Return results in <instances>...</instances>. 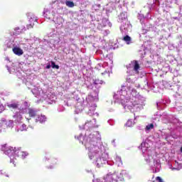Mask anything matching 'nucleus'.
<instances>
[{
    "mask_svg": "<svg viewBox=\"0 0 182 182\" xmlns=\"http://www.w3.org/2000/svg\"><path fill=\"white\" fill-rule=\"evenodd\" d=\"M26 156H28V152L22 151L19 148L17 149L16 157H21L22 159H25Z\"/></svg>",
    "mask_w": 182,
    "mask_h": 182,
    "instance_id": "21",
    "label": "nucleus"
},
{
    "mask_svg": "<svg viewBox=\"0 0 182 182\" xmlns=\"http://www.w3.org/2000/svg\"><path fill=\"white\" fill-rule=\"evenodd\" d=\"M7 69H8L9 72L11 73V70L9 69V67H7Z\"/></svg>",
    "mask_w": 182,
    "mask_h": 182,
    "instance_id": "53",
    "label": "nucleus"
},
{
    "mask_svg": "<svg viewBox=\"0 0 182 182\" xmlns=\"http://www.w3.org/2000/svg\"><path fill=\"white\" fill-rule=\"evenodd\" d=\"M6 177H9V176H8V175H6Z\"/></svg>",
    "mask_w": 182,
    "mask_h": 182,
    "instance_id": "56",
    "label": "nucleus"
},
{
    "mask_svg": "<svg viewBox=\"0 0 182 182\" xmlns=\"http://www.w3.org/2000/svg\"><path fill=\"white\" fill-rule=\"evenodd\" d=\"M177 122H178V119H176V118H175L173 120L171 121V123H173V124L177 123Z\"/></svg>",
    "mask_w": 182,
    "mask_h": 182,
    "instance_id": "46",
    "label": "nucleus"
},
{
    "mask_svg": "<svg viewBox=\"0 0 182 182\" xmlns=\"http://www.w3.org/2000/svg\"><path fill=\"white\" fill-rule=\"evenodd\" d=\"M18 43H19V42L16 41L12 39H8L6 41V45L7 46V48H14L15 46H16L18 45Z\"/></svg>",
    "mask_w": 182,
    "mask_h": 182,
    "instance_id": "18",
    "label": "nucleus"
},
{
    "mask_svg": "<svg viewBox=\"0 0 182 182\" xmlns=\"http://www.w3.org/2000/svg\"><path fill=\"white\" fill-rule=\"evenodd\" d=\"M112 143L113 146H116V141L114 139L112 140Z\"/></svg>",
    "mask_w": 182,
    "mask_h": 182,
    "instance_id": "48",
    "label": "nucleus"
},
{
    "mask_svg": "<svg viewBox=\"0 0 182 182\" xmlns=\"http://www.w3.org/2000/svg\"><path fill=\"white\" fill-rule=\"evenodd\" d=\"M174 166L176 168H173L172 170H181L182 168V161H175Z\"/></svg>",
    "mask_w": 182,
    "mask_h": 182,
    "instance_id": "24",
    "label": "nucleus"
},
{
    "mask_svg": "<svg viewBox=\"0 0 182 182\" xmlns=\"http://www.w3.org/2000/svg\"><path fill=\"white\" fill-rule=\"evenodd\" d=\"M138 19H139L141 23H144L145 18H144V16H143V14H139Z\"/></svg>",
    "mask_w": 182,
    "mask_h": 182,
    "instance_id": "35",
    "label": "nucleus"
},
{
    "mask_svg": "<svg viewBox=\"0 0 182 182\" xmlns=\"http://www.w3.org/2000/svg\"><path fill=\"white\" fill-rule=\"evenodd\" d=\"M43 14L44 18L52 21L58 15L63 14V7L60 6V2L58 0H55L50 4L48 8L44 9Z\"/></svg>",
    "mask_w": 182,
    "mask_h": 182,
    "instance_id": "5",
    "label": "nucleus"
},
{
    "mask_svg": "<svg viewBox=\"0 0 182 182\" xmlns=\"http://www.w3.org/2000/svg\"><path fill=\"white\" fill-rule=\"evenodd\" d=\"M2 132H5V129H0V133H2Z\"/></svg>",
    "mask_w": 182,
    "mask_h": 182,
    "instance_id": "51",
    "label": "nucleus"
},
{
    "mask_svg": "<svg viewBox=\"0 0 182 182\" xmlns=\"http://www.w3.org/2000/svg\"><path fill=\"white\" fill-rule=\"evenodd\" d=\"M21 112L20 111L19 112H17L14 114V115L13 116V119H14V122L15 123H21V122L22 121V114H21Z\"/></svg>",
    "mask_w": 182,
    "mask_h": 182,
    "instance_id": "19",
    "label": "nucleus"
},
{
    "mask_svg": "<svg viewBox=\"0 0 182 182\" xmlns=\"http://www.w3.org/2000/svg\"><path fill=\"white\" fill-rule=\"evenodd\" d=\"M107 73V71H105L104 73H102V75H106Z\"/></svg>",
    "mask_w": 182,
    "mask_h": 182,
    "instance_id": "52",
    "label": "nucleus"
},
{
    "mask_svg": "<svg viewBox=\"0 0 182 182\" xmlns=\"http://www.w3.org/2000/svg\"><path fill=\"white\" fill-rule=\"evenodd\" d=\"M158 109H164V104H162L161 102L156 103Z\"/></svg>",
    "mask_w": 182,
    "mask_h": 182,
    "instance_id": "41",
    "label": "nucleus"
},
{
    "mask_svg": "<svg viewBox=\"0 0 182 182\" xmlns=\"http://www.w3.org/2000/svg\"><path fill=\"white\" fill-rule=\"evenodd\" d=\"M161 136L162 137H164V139H165V140H168V138L170 137V134H166L165 132H161Z\"/></svg>",
    "mask_w": 182,
    "mask_h": 182,
    "instance_id": "36",
    "label": "nucleus"
},
{
    "mask_svg": "<svg viewBox=\"0 0 182 182\" xmlns=\"http://www.w3.org/2000/svg\"><path fill=\"white\" fill-rule=\"evenodd\" d=\"M124 36H125L123 38V41L127 43V45H130V43H132V38L127 34Z\"/></svg>",
    "mask_w": 182,
    "mask_h": 182,
    "instance_id": "29",
    "label": "nucleus"
},
{
    "mask_svg": "<svg viewBox=\"0 0 182 182\" xmlns=\"http://www.w3.org/2000/svg\"><path fill=\"white\" fill-rule=\"evenodd\" d=\"M127 82H128V83H133L134 82L133 79H132V77H130L129 76L127 77Z\"/></svg>",
    "mask_w": 182,
    "mask_h": 182,
    "instance_id": "42",
    "label": "nucleus"
},
{
    "mask_svg": "<svg viewBox=\"0 0 182 182\" xmlns=\"http://www.w3.org/2000/svg\"><path fill=\"white\" fill-rule=\"evenodd\" d=\"M29 105H28V102H24L20 107H18L19 112L21 113H28L29 110Z\"/></svg>",
    "mask_w": 182,
    "mask_h": 182,
    "instance_id": "16",
    "label": "nucleus"
},
{
    "mask_svg": "<svg viewBox=\"0 0 182 182\" xmlns=\"http://www.w3.org/2000/svg\"><path fill=\"white\" fill-rule=\"evenodd\" d=\"M118 22H119L120 23L129 22V21L127 20V14L126 12H122L118 16Z\"/></svg>",
    "mask_w": 182,
    "mask_h": 182,
    "instance_id": "14",
    "label": "nucleus"
},
{
    "mask_svg": "<svg viewBox=\"0 0 182 182\" xmlns=\"http://www.w3.org/2000/svg\"><path fill=\"white\" fill-rule=\"evenodd\" d=\"M51 68H53V69H59V65L55 64V62L51 61Z\"/></svg>",
    "mask_w": 182,
    "mask_h": 182,
    "instance_id": "39",
    "label": "nucleus"
},
{
    "mask_svg": "<svg viewBox=\"0 0 182 182\" xmlns=\"http://www.w3.org/2000/svg\"><path fill=\"white\" fill-rule=\"evenodd\" d=\"M127 176V171L122 170L119 173H109L104 178L105 182H119L122 181L124 179V177ZM93 182H101L100 179L93 180Z\"/></svg>",
    "mask_w": 182,
    "mask_h": 182,
    "instance_id": "7",
    "label": "nucleus"
},
{
    "mask_svg": "<svg viewBox=\"0 0 182 182\" xmlns=\"http://www.w3.org/2000/svg\"><path fill=\"white\" fill-rule=\"evenodd\" d=\"M141 147L142 153L145 157V161L149 164V166L153 173H159V171H160V168H161L160 159H157V156H153L151 151H147V149H149V144L147 142H142L141 144Z\"/></svg>",
    "mask_w": 182,
    "mask_h": 182,
    "instance_id": "4",
    "label": "nucleus"
},
{
    "mask_svg": "<svg viewBox=\"0 0 182 182\" xmlns=\"http://www.w3.org/2000/svg\"><path fill=\"white\" fill-rule=\"evenodd\" d=\"M50 168H52V166H50Z\"/></svg>",
    "mask_w": 182,
    "mask_h": 182,
    "instance_id": "57",
    "label": "nucleus"
},
{
    "mask_svg": "<svg viewBox=\"0 0 182 182\" xmlns=\"http://www.w3.org/2000/svg\"><path fill=\"white\" fill-rule=\"evenodd\" d=\"M144 87H149V82H147V80H145L144 81Z\"/></svg>",
    "mask_w": 182,
    "mask_h": 182,
    "instance_id": "45",
    "label": "nucleus"
},
{
    "mask_svg": "<svg viewBox=\"0 0 182 182\" xmlns=\"http://www.w3.org/2000/svg\"><path fill=\"white\" fill-rule=\"evenodd\" d=\"M26 31V28L25 27H16L14 29V33H16V35H19V33H22V32Z\"/></svg>",
    "mask_w": 182,
    "mask_h": 182,
    "instance_id": "27",
    "label": "nucleus"
},
{
    "mask_svg": "<svg viewBox=\"0 0 182 182\" xmlns=\"http://www.w3.org/2000/svg\"><path fill=\"white\" fill-rule=\"evenodd\" d=\"M26 129L27 128H26V124H22L21 125L18 124V125H17L16 131L17 132H26Z\"/></svg>",
    "mask_w": 182,
    "mask_h": 182,
    "instance_id": "28",
    "label": "nucleus"
},
{
    "mask_svg": "<svg viewBox=\"0 0 182 182\" xmlns=\"http://www.w3.org/2000/svg\"><path fill=\"white\" fill-rule=\"evenodd\" d=\"M1 150L6 154V156H9L10 158V163L15 164V159H16V154L18 153V149L14 148L12 146H7L6 144L1 146Z\"/></svg>",
    "mask_w": 182,
    "mask_h": 182,
    "instance_id": "8",
    "label": "nucleus"
},
{
    "mask_svg": "<svg viewBox=\"0 0 182 182\" xmlns=\"http://www.w3.org/2000/svg\"><path fill=\"white\" fill-rule=\"evenodd\" d=\"M107 25H109V26H112V24L110 22H109V20L103 18L102 22L98 23L97 28L98 29L102 30L103 28H105V26H107Z\"/></svg>",
    "mask_w": 182,
    "mask_h": 182,
    "instance_id": "17",
    "label": "nucleus"
},
{
    "mask_svg": "<svg viewBox=\"0 0 182 182\" xmlns=\"http://www.w3.org/2000/svg\"><path fill=\"white\" fill-rule=\"evenodd\" d=\"M5 124L7 129H12V127H14V121L12 120L6 121Z\"/></svg>",
    "mask_w": 182,
    "mask_h": 182,
    "instance_id": "31",
    "label": "nucleus"
},
{
    "mask_svg": "<svg viewBox=\"0 0 182 182\" xmlns=\"http://www.w3.org/2000/svg\"><path fill=\"white\" fill-rule=\"evenodd\" d=\"M180 151L182 153V146L181 147Z\"/></svg>",
    "mask_w": 182,
    "mask_h": 182,
    "instance_id": "54",
    "label": "nucleus"
},
{
    "mask_svg": "<svg viewBox=\"0 0 182 182\" xmlns=\"http://www.w3.org/2000/svg\"><path fill=\"white\" fill-rule=\"evenodd\" d=\"M126 87H122V89L117 92L114 95V99L120 100L125 110H130V112H140L144 107V97L137 93L136 90H129L128 91L124 89Z\"/></svg>",
    "mask_w": 182,
    "mask_h": 182,
    "instance_id": "2",
    "label": "nucleus"
},
{
    "mask_svg": "<svg viewBox=\"0 0 182 182\" xmlns=\"http://www.w3.org/2000/svg\"><path fill=\"white\" fill-rule=\"evenodd\" d=\"M77 140L85 145V149L88 150V156L90 160H95L96 167L100 168L103 164L107 163L109 154L106 152V147L102 144V137L99 132L92 133H85L77 136Z\"/></svg>",
    "mask_w": 182,
    "mask_h": 182,
    "instance_id": "1",
    "label": "nucleus"
},
{
    "mask_svg": "<svg viewBox=\"0 0 182 182\" xmlns=\"http://www.w3.org/2000/svg\"><path fill=\"white\" fill-rule=\"evenodd\" d=\"M152 129H154V124H149L146 126L145 131L146 132H150V130H152Z\"/></svg>",
    "mask_w": 182,
    "mask_h": 182,
    "instance_id": "33",
    "label": "nucleus"
},
{
    "mask_svg": "<svg viewBox=\"0 0 182 182\" xmlns=\"http://www.w3.org/2000/svg\"><path fill=\"white\" fill-rule=\"evenodd\" d=\"M21 46H23L24 49H28L29 46L27 43H23L22 41L17 43V45L14 46V47L12 48L13 53L16 55V56H22V55H23V50L21 48Z\"/></svg>",
    "mask_w": 182,
    "mask_h": 182,
    "instance_id": "11",
    "label": "nucleus"
},
{
    "mask_svg": "<svg viewBox=\"0 0 182 182\" xmlns=\"http://www.w3.org/2000/svg\"><path fill=\"white\" fill-rule=\"evenodd\" d=\"M48 120V118L46 117V115L43 114H38L36 118V122H39V123H45Z\"/></svg>",
    "mask_w": 182,
    "mask_h": 182,
    "instance_id": "20",
    "label": "nucleus"
},
{
    "mask_svg": "<svg viewBox=\"0 0 182 182\" xmlns=\"http://www.w3.org/2000/svg\"><path fill=\"white\" fill-rule=\"evenodd\" d=\"M64 104L65 106H68V100H64Z\"/></svg>",
    "mask_w": 182,
    "mask_h": 182,
    "instance_id": "49",
    "label": "nucleus"
},
{
    "mask_svg": "<svg viewBox=\"0 0 182 182\" xmlns=\"http://www.w3.org/2000/svg\"><path fill=\"white\" fill-rule=\"evenodd\" d=\"M9 109H18L19 108V104L18 102H11L7 105Z\"/></svg>",
    "mask_w": 182,
    "mask_h": 182,
    "instance_id": "26",
    "label": "nucleus"
},
{
    "mask_svg": "<svg viewBox=\"0 0 182 182\" xmlns=\"http://www.w3.org/2000/svg\"><path fill=\"white\" fill-rule=\"evenodd\" d=\"M108 123L110 124V126H113V122H112V120H109Z\"/></svg>",
    "mask_w": 182,
    "mask_h": 182,
    "instance_id": "47",
    "label": "nucleus"
},
{
    "mask_svg": "<svg viewBox=\"0 0 182 182\" xmlns=\"http://www.w3.org/2000/svg\"><path fill=\"white\" fill-rule=\"evenodd\" d=\"M32 93L37 99H39L41 102H46L48 105H53L56 103V95L54 93L50 92L45 90H42L41 87H36L32 90Z\"/></svg>",
    "mask_w": 182,
    "mask_h": 182,
    "instance_id": "6",
    "label": "nucleus"
},
{
    "mask_svg": "<svg viewBox=\"0 0 182 182\" xmlns=\"http://www.w3.org/2000/svg\"><path fill=\"white\" fill-rule=\"evenodd\" d=\"M148 6H149V9L151 10V9H154V8H156V6H159V5H160V1L159 0H154L153 3L151 4H148Z\"/></svg>",
    "mask_w": 182,
    "mask_h": 182,
    "instance_id": "22",
    "label": "nucleus"
},
{
    "mask_svg": "<svg viewBox=\"0 0 182 182\" xmlns=\"http://www.w3.org/2000/svg\"><path fill=\"white\" fill-rule=\"evenodd\" d=\"M73 6H75V3L69 1V8H73Z\"/></svg>",
    "mask_w": 182,
    "mask_h": 182,
    "instance_id": "44",
    "label": "nucleus"
},
{
    "mask_svg": "<svg viewBox=\"0 0 182 182\" xmlns=\"http://www.w3.org/2000/svg\"><path fill=\"white\" fill-rule=\"evenodd\" d=\"M60 2L63 5H66V6H69V0H60Z\"/></svg>",
    "mask_w": 182,
    "mask_h": 182,
    "instance_id": "38",
    "label": "nucleus"
},
{
    "mask_svg": "<svg viewBox=\"0 0 182 182\" xmlns=\"http://www.w3.org/2000/svg\"><path fill=\"white\" fill-rule=\"evenodd\" d=\"M102 32L103 33V35H105V36H107V35H109V33H110V31L109 30H103V28H102Z\"/></svg>",
    "mask_w": 182,
    "mask_h": 182,
    "instance_id": "37",
    "label": "nucleus"
},
{
    "mask_svg": "<svg viewBox=\"0 0 182 182\" xmlns=\"http://www.w3.org/2000/svg\"><path fill=\"white\" fill-rule=\"evenodd\" d=\"M120 31L122 35H127L129 32H132V24L129 21L122 23Z\"/></svg>",
    "mask_w": 182,
    "mask_h": 182,
    "instance_id": "12",
    "label": "nucleus"
},
{
    "mask_svg": "<svg viewBox=\"0 0 182 182\" xmlns=\"http://www.w3.org/2000/svg\"><path fill=\"white\" fill-rule=\"evenodd\" d=\"M99 85H103V80L96 79L93 80V83L88 85L87 87L92 92L87 97L86 102L89 106V110L87 114L89 116H95V111L96 110V104L93 102H97L99 100Z\"/></svg>",
    "mask_w": 182,
    "mask_h": 182,
    "instance_id": "3",
    "label": "nucleus"
},
{
    "mask_svg": "<svg viewBox=\"0 0 182 182\" xmlns=\"http://www.w3.org/2000/svg\"><path fill=\"white\" fill-rule=\"evenodd\" d=\"M27 120H29V119H28V118H27Z\"/></svg>",
    "mask_w": 182,
    "mask_h": 182,
    "instance_id": "58",
    "label": "nucleus"
},
{
    "mask_svg": "<svg viewBox=\"0 0 182 182\" xmlns=\"http://www.w3.org/2000/svg\"><path fill=\"white\" fill-rule=\"evenodd\" d=\"M51 21H53V22H54V23L55 25V28H57V29H60V28H62V26H63V22H65V20L63 19V18H62V16H60L59 14H58Z\"/></svg>",
    "mask_w": 182,
    "mask_h": 182,
    "instance_id": "13",
    "label": "nucleus"
},
{
    "mask_svg": "<svg viewBox=\"0 0 182 182\" xmlns=\"http://www.w3.org/2000/svg\"><path fill=\"white\" fill-rule=\"evenodd\" d=\"M127 73L129 76H133L138 75L139 70H140V65L136 60L132 61L131 63L126 65Z\"/></svg>",
    "mask_w": 182,
    "mask_h": 182,
    "instance_id": "9",
    "label": "nucleus"
},
{
    "mask_svg": "<svg viewBox=\"0 0 182 182\" xmlns=\"http://www.w3.org/2000/svg\"><path fill=\"white\" fill-rule=\"evenodd\" d=\"M125 126H127V127H133V126H134V122H133V119H129L125 124Z\"/></svg>",
    "mask_w": 182,
    "mask_h": 182,
    "instance_id": "32",
    "label": "nucleus"
},
{
    "mask_svg": "<svg viewBox=\"0 0 182 182\" xmlns=\"http://www.w3.org/2000/svg\"><path fill=\"white\" fill-rule=\"evenodd\" d=\"M65 107H63V105L58 106V112H65Z\"/></svg>",
    "mask_w": 182,
    "mask_h": 182,
    "instance_id": "40",
    "label": "nucleus"
},
{
    "mask_svg": "<svg viewBox=\"0 0 182 182\" xmlns=\"http://www.w3.org/2000/svg\"><path fill=\"white\" fill-rule=\"evenodd\" d=\"M30 117H38V111L36 109L30 108L28 111H27Z\"/></svg>",
    "mask_w": 182,
    "mask_h": 182,
    "instance_id": "23",
    "label": "nucleus"
},
{
    "mask_svg": "<svg viewBox=\"0 0 182 182\" xmlns=\"http://www.w3.org/2000/svg\"><path fill=\"white\" fill-rule=\"evenodd\" d=\"M5 110V107H4L3 105H0V113H2Z\"/></svg>",
    "mask_w": 182,
    "mask_h": 182,
    "instance_id": "43",
    "label": "nucleus"
},
{
    "mask_svg": "<svg viewBox=\"0 0 182 182\" xmlns=\"http://www.w3.org/2000/svg\"><path fill=\"white\" fill-rule=\"evenodd\" d=\"M102 6L100 4L92 5V11H99Z\"/></svg>",
    "mask_w": 182,
    "mask_h": 182,
    "instance_id": "34",
    "label": "nucleus"
},
{
    "mask_svg": "<svg viewBox=\"0 0 182 182\" xmlns=\"http://www.w3.org/2000/svg\"><path fill=\"white\" fill-rule=\"evenodd\" d=\"M29 18L30 24L27 25L26 29H32L35 25L34 22H38V17L32 15Z\"/></svg>",
    "mask_w": 182,
    "mask_h": 182,
    "instance_id": "15",
    "label": "nucleus"
},
{
    "mask_svg": "<svg viewBox=\"0 0 182 182\" xmlns=\"http://www.w3.org/2000/svg\"><path fill=\"white\" fill-rule=\"evenodd\" d=\"M115 164L118 167H122V166H123V161H122V157L118 155H116L115 156Z\"/></svg>",
    "mask_w": 182,
    "mask_h": 182,
    "instance_id": "25",
    "label": "nucleus"
},
{
    "mask_svg": "<svg viewBox=\"0 0 182 182\" xmlns=\"http://www.w3.org/2000/svg\"><path fill=\"white\" fill-rule=\"evenodd\" d=\"M50 67H51L50 65H46V69H50Z\"/></svg>",
    "mask_w": 182,
    "mask_h": 182,
    "instance_id": "50",
    "label": "nucleus"
},
{
    "mask_svg": "<svg viewBox=\"0 0 182 182\" xmlns=\"http://www.w3.org/2000/svg\"><path fill=\"white\" fill-rule=\"evenodd\" d=\"M80 105H81L80 102L77 103V109L75 110L77 113H80V112L83 110V106H85V102H83V105H82L81 106Z\"/></svg>",
    "mask_w": 182,
    "mask_h": 182,
    "instance_id": "30",
    "label": "nucleus"
},
{
    "mask_svg": "<svg viewBox=\"0 0 182 182\" xmlns=\"http://www.w3.org/2000/svg\"><path fill=\"white\" fill-rule=\"evenodd\" d=\"M99 125L96 124V119L87 121L85 124L79 125L80 130H87V132H93V129H97Z\"/></svg>",
    "mask_w": 182,
    "mask_h": 182,
    "instance_id": "10",
    "label": "nucleus"
},
{
    "mask_svg": "<svg viewBox=\"0 0 182 182\" xmlns=\"http://www.w3.org/2000/svg\"><path fill=\"white\" fill-rule=\"evenodd\" d=\"M95 114H97V116H99V114L97 112H96Z\"/></svg>",
    "mask_w": 182,
    "mask_h": 182,
    "instance_id": "55",
    "label": "nucleus"
}]
</instances>
